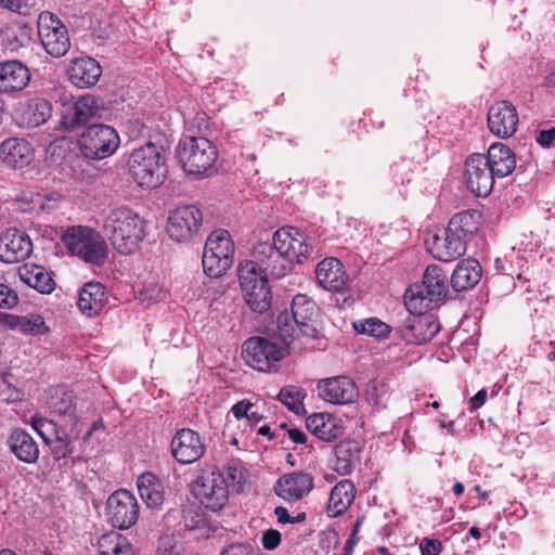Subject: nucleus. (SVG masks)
Returning <instances> with one entry per match:
<instances>
[{"instance_id": "1", "label": "nucleus", "mask_w": 555, "mask_h": 555, "mask_svg": "<svg viewBox=\"0 0 555 555\" xmlns=\"http://www.w3.org/2000/svg\"><path fill=\"white\" fill-rule=\"evenodd\" d=\"M276 324L279 335L287 346L300 336L317 338L321 325L320 309L312 298L297 294L293 298L291 313H281Z\"/></svg>"}, {"instance_id": "2", "label": "nucleus", "mask_w": 555, "mask_h": 555, "mask_svg": "<svg viewBox=\"0 0 555 555\" xmlns=\"http://www.w3.org/2000/svg\"><path fill=\"white\" fill-rule=\"evenodd\" d=\"M103 232L120 254H132L144 238L143 220L128 207L114 208L104 218Z\"/></svg>"}, {"instance_id": "3", "label": "nucleus", "mask_w": 555, "mask_h": 555, "mask_svg": "<svg viewBox=\"0 0 555 555\" xmlns=\"http://www.w3.org/2000/svg\"><path fill=\"white\" fill-rule=\"evenodd\" d=\"M167 155L163 146L147 143L132 151L128 159L129 173L142 188L154 189L167 173Z\"/></svg>"}, {"instance_id": "4", "label": "nucleus", "mask_w": 555, "mask_h": 555, "mask_svg": "<svg viewBox=\"0 0 555 555\" xmlns=\"http://www.w3.org/2000/svg\"><path fill=\"white\" fill-rule=\"evenodd\" d=\"M447 276L441 267L428 266L424 272L421 284H415L406 289L404 304L406 309L417 312L428 311L439 307L447 298Z\"/></svg>"}, {"instance_id": "5", "label": "nucleus", "mask_w": 555, "mask_h": 555, "mask_svg": "<svg viewBox=\"0 0 555 555\" xmlns=\"http://www.w3.org/2000/svg\"><path fill=\"white\" fill-rule=\"evenodd\" d=\"M176 158L186 173L204 177L211 171L218 150L204 137H185L178 143Z\"/></svg>"}, {"instance_id": "6", "label": "nucleus", "mask_w": 555, "mask_h": 555, "mask_svg": "<svg viewBox=\"0 0 555 555\" xmlns=\"http://www.w3.org/2000/svg\"><path fill=\"white\" fill-rule=\"evenodd\" d=\"M234 242L229 231L218 229L206 240L202 264L204 272L210 278H220L233 264Z\"/></svg>"}, {"instance_id": "7", "label": "nucleus", "mask_w": 555, "mask_h": 555, "mask_svg": "<svg viewBox=\"0 0 555 555\" xmlns=\"http://www.w3.org/2000/svg\"><path fill=\"white\" fill-rule=\"evenodd\" d=\"M62 242L72 255L86 262L102 264L106 257V244L99 232L88 227L76 225L67 229Z\"/></svg>"}, {"instance_id": "8", "label": "nucleus", "mask_w": 555, "mask_h": 555, "mask_svg": "<svg viewBox=\"0 0 555 555\" xmlns=\"http://www.w3.org/2000/svg\"><path fill=\"white\" fill-rule=\"evenodd\" d=\"M78 144L85 157L104 159L115 153L120 144V139L113 127L94 124L81 133Z\"/></svg>"}, {"instance_id": "9", "label": "nucleus", "mask_w": 555, "mask_h": 555, "mask_svg": "<svg viewBox=\"0 0 555 555\" xmlns=\"http://www.w3.org/2000/svg\"><path fill=\"white\" fill-rule=\"evenodd\" d=\"M406 310L408 315L397 326L399 335L406 344L422 345L439 333V322L431 314H427V311Z\"/></svg>"}, {"instance_id": "10", "label": "nucleus", "mask_w": 555, "mask_h": 555, "mask_svg": "<svg viewBox=\"0 0 555 555\" xmlns=\"http://www.w3.org/2000/svg\"><path fill=\"white\" fill-rule=\"evenodd\" d=\"M193 493L211 511L221 509L229 499L225 481L219 469L206 470L193 483Z\"/></svg>"}, {"instance_id": "11", "label": "nucleus", "mask_w": 555, "mask_h": 555, "mask_svg": "<svg viewBox=\"0 0 555 555\" xmlns=\"http://www.w3.org/2000/svg\"><path fill=\"white\" fill-rule=\"evenodd\" d=\"M38 35L46 51L53 57H61L70 47L66 27L50 12L38 17Z\"/></svg>"}, {"instance_id": "12", "label": "nucleus", "mask_w": 555, "mask_h": 555, "mask_svg": "<svg viewBox=\"0 0 555 555\" xmlns=\"http://www.w3.org/2000/svg\"><path fill=\"white\" fill-rule=\"evenodd\" d=\"M242 354L249 366L268 372L284 357V349L268 338L250 337L244 343Z\"/></svg>"}, {"instance_id": "13", "label": "nucleus", "mask_w": 555, "mask_h": 555, "mask_svg": "<svg viewBox=\"0 0 555 555\" xmlns=\"http://www.w3.org/2000/svg\"><path fill=\"white\" fill-rule=\"evenodd\" d=\"M101 103L91 94L79 96L76 101L67 96L62 99L60 128L73 131L87 124L100 109Z\"/></svg>"}, {"instance_id": "14", "label": "nucleus", "mask_w": 555, "mask_h": 555, "mask_svg": "<svg viewBox=\"0 0 555 555\" xmlns=\"http://www.w3.org/2000/svg\"><path fill=\"white\" fill-rule=\"evenodd\" d=\"M139 517V504L134 495L125 489H119L107 500V518L113 527L128 529Z\"/></svg>"}, {"instance_id": "15", "label": "nucleus", "mask_w": 555, "mask_h": 555, "mask_svg": "<svg viewBox=\"0 0 555 555\" xmlns=\"http://www.w3.org/2000/svg\"><path fill=\"white\" fill-rule=\"evenodd\" d=\"M202 221L203 215L196 206H181L170 214L167 222V232L177 242H188L197 234Z\"/></svg>"}, {"instance_id": "16", "label": "nucleus", "mask_w": 555, "mask_h": 555, "mask_svg": "<svg viewBox=\"0 0 555 555\" xmlns=\"http://www.w3.org/2000/svg\"><path fill=\"white\" fill-rule=\"evenodd\" d=\"M465 181L467 188L477 196L486 197L490 194L494 173L482 154H473L465 162Z\"/></svg>"}, {"instance_id": "17", "label": "nucleus", "mask_w": 555, "mask_h": 555, "mask_svg": "<svg viewBox=\"0 0 555 555\" xmlns=\"http://www.w3.org/2000/svg\"><path fill=\"white\" fill-rule=\"evenodd\" d=\"M519 122L516 107L508 101L493 103L488 111V127L494 135L507 139L512 137Z\"/></svg>"}, {"instance_id": "18", "label": "nucleus", "mask_w": 555, "mask_h": 555, "mask_svg": "<svg viewBox=\"0 0 555 555\" xmlns=\"http://www.w3.org/2000/svg\"><path fill=\"white\" fill-rule=\"evenodd\" d=\"M205 444L201 436L190 429L182 428L171 439V454L181 464H192L205 453Z\"/></svg>"}, {"instance_id": "19", "label": "nucleus", "mask_w": 555, "mask_h": 555, "mask_svg": "<svg viewBox=\"0 0 555 555\" xmlns=\"http://www.w3.org/2000/svg\"><path fill=\"white\" fill-rule=\"evenodd\" d=\"M33 251L29 236L17 229H7L0 234V260L14 263L25 260Z\"/></svg>"}, {"instance_id": "20", "label": "nucleus", "mask_w": 555, "mask_h": 555, "mask_svg": "<svg viewBox=\"0 0 555 555\" xmlns=\"http://www.w3.org/2000/svg\"><path fill=\"white\" fill-rule=\"evenodd\" d=\"M312 489L313 477L301 470L282 475L273 487L274 493L287 502L304 499Z\"/></svg>"}, {"instance_id": "21", "label": "nucleus", "mask_w": 555, "mask_h": 555, "mask_svg": "<svg viewBox=\"0 0 555 555\" xmlns=\"http://www.w3.org/2000/svg\"><path fill=\"white\" fill-rule=\"evenodd\" d=\"M318 390L323 400L334 404L351 403L359 396L354 382L347 376L322 379L318 383Z\"/></svg>"}, {"instance_id": "22", "label": "nucleus", "mask_w": 555, "mask_h": 555, "mask_svg": "<svg viewBox=\"0 0 555 555\" xmlns=\"http://www.w3.org/2000/svg\"><path fill=\"white\" fill-rule=\"evenodd\" d=\"M429 253L438 260L449 262L463 256L466 251V242L462 236H456L449 228L435 233L427 240Z\"/></svg>"}, {"instance_id": "23", "label": "nucleus", "mask_w": 555, "mask_h": 555, "mask_svg": "<svg viewBox=\"0 0 555 555\" xmlns=\"http://www.w3.org/2000/svg\"><path fill=\"white\" fill-rule=\"evenodd\" d=\"M255 257L261 264L266 275L280 279L291 271L292 262L284 254H280L270 243H259L255 247Z\"/></svg>"}, {"instance_id": "24", "label": "nucleus", "mask_w": 555, "mask_h": 555, "mask_svg": "<svg viewBox=\"0 0 555 555\" xmlns=\"http://www.w3.org/2000/svg\"><path fill=\"white\" fill-rule=\"evenodd\" d=\"M30 81V72L20 61L0 63V92L13 93L25 89Z\"/></svg>"}, {"instance_id": "25", "label": "nucleus", "mask_w": 555, "mask_h": 555, "mask_svg": "<svg viewBox=\"0 0 555 555\" xmlns=\"http://www.w3.org/2000/svg\"><path fill=\"white\" fill-rule=\"evenodd\" d=\"M319 284L330 292H341L348 282L343 263L337 258H325L317 266Z\"/></svg>"}, {"instance_id": "26", "label": "nucleus", "mask_w": 555, "mask_h": 555, "mask_svg": "<svg viewBox=\"0 0 555 555\" xmlns=\"http://www.w3.org/2000/svg\"><path fill=\"white\" fill-rule=\"evenodd\" d=\"M67 73L70 82L82 89L92 87L99 81L102 68L98 61L86 56L75 59Z\"/></svg>"}, {"instance_id": "27", "label": "nucleus", "mask_w": 555, "mask_h": 555, "mask_svg": "<svg viewBox=\"0 0 555 555\" xmlns=\"http://www.w3.org/2000/svg\"><path fill=\"white\" fill-rule=\"evenodd\" d=\"M333 452L332 467L341 476L351 474L360 463L361 446L356 440L347 439L340 441L335 446Z\"/></svg>"}, {"instance_id": "28", "label": "nucleus", "mask_w": 555, "mask_h": 555, "mask_svg": "<svg viewBox=\"0 0 555 555\" xmlns=\"http://www.w3.org/2000/svg\"><path fill=\"white\" fill-rule=\"evenodd\" d=\"M11 452L22 462L36 463L39 457V447L33 436L23 428H14L8 437Z\"/></svg>"}, {"instance_id": "29", "label": "nucleus", "mask_w": 555, "mask_h": 555, "mask_svg": "<svg viewBox=\"0 0 555 555\" xmlns=\"http://www.w3.org/2000/svg\"><path fill=\"white\" fill-rule=\"evenodd\" d=\"M480 263L472 258L461 260L452 275L451 285L455 292H464L474 288L481 279Z\"/></svg>"}, {"instance_id": "30", "label": "nucleus", "mask_w": 555, "mask_h": 555, "mask_svg": "<svg viewBox=\"0 0 555 555\" xmlns=\"http://www.w3.org/2000/svg\"><path fill=\"white\" fill-rule=\"evenodd\" d=\"M106 301L105 287L99 282H88L79 293L77 305L83 314L93 317L104 308Z\"/></svg>"}, {"instance_id": "31", "label": "nucleus", "mask_w": 555, "mask_h": 555, "mask_svg": "<svg viewBox=\"0 0 555 555\" xmlns=\"http://www.w3.org/2000/svg\"><path fill=\"white\" fill-rule=\"evenodd\" d=\"M486 160L494 176L498 178L507 177L513 172L516 166L514 153L508 146L501 142L490 145Z\"/></svg>"}, {"instance_id": "32", "label": "nucleus", "mask_w": 555, "mask_h": 555, "mask_svg": "<svg viewBox=\"0 0 555 555\" xmlns=\"http://www.w3.org/2000/svg\"><path fill=\"white\" fill-rule=\"evenodd\" d=\"M0 154L7 165L21 168L30 163L33 149L30 144L23 139L9 138L2 142Z\"/></svg>"}, {"instance_id": "33", "label": "nucleus", "mask_w": 555, "mask_h": 555, "mask_svg": "<svg viewBox=\"0 0 555 555\" xmlns=\"http://www.w3.org/2000/svg\"><path fill=\"white\" fill-rule=\"evenodd\" d=\"M139 494L150 508H159L165 500L162 481L152 473L142 474L137 481Z\"/></svg>"}, {"instance_id": "34", "label": "nucleus", "mask_w": 555, "mask_h": 555, "mask_svg": "<svg viewBox=\"0 0 555 555\" xmlns=\"http://www.w3.org/2000/svg\"><path fill=\"white\" fill-rule=\"evenodd\" d=\"M307 429L324 441H331L341 435L343 428L337 424V420L325 413H315L306 420Z\"/></svg>"}, {"instance_id": "35", "label": "nucleus", "mask_w": 555, "mask_h": 555, "mask_svg": "<svg viewBox=\"0 0 555 555\" xmlns=\"http://www.w3.org/2000/svg\"><path fill=\"white\" fill-rule=\"evenodd\" d=\"M18 275L25 284L42 294H50L55 287L51 274L41 266L24 264L18 269Z\"/></svg>"}, {"instance_id": "36", "label": "nucleus", "mask_w": 555, "mask_h": 555, "mask_svg": "<svg viewBox=\"0 0 555 555\" xmlns=\"http://www.w3.org/2000/svg\"><path fill=\"white\" fill-rule=\"evenodd\" d=\"M354 500V487L349 480L339 481L331 491L327 512L331 516L341 515Z\"/></svg>"}, {"instance_id": "37", "label": "nucleus", "mask_w": 555, "mask_h": 555, "mask_svg": "<svg viewBox=\"0 0 555 555\" xmlns=\"http://www.w3.org/2000/svg\"><path fill=\"white\" fill-rule=\"evenodd\" d=\"M51 103L42 98H34L27 102V105L23 109L22 118L23 121L31 128L43 125L52 116Z\"/></svg>"}, {"instance_id": "38", "label": "nucleus", "mask_w": 555, "mask_h": 555, "mask_svg": "<svg viewBox=\"0 0 555 555\" xmlns=\"http://www.w3.org/2000/svg\"><path fill=\"white\" fill-rule=\"evenodd\" d=\"M251 289H242L246 305L257 313H264L271 307L272 294L268 281L254 284Z\"/></svg>"}, {"instance_id": "39", "label": "nucleus", "mask_w": 555, "mask_h": 555, "mask_svg": "<svg viewBox=\"0 0 555 555\" xmlns=\"http://www.w3.org/2000/svg\"><path fill=\"white\" fill-rule=\"evenodd\" d=\"M100 555H132V546L116 531L102 534L98 540Z\"/></svg>"}, {"instance_id": "40", "label": "nucleus", "mask_w": 555, "mask_h": 555, "mask_svg": "<svg viewBox=\"0 0 555 555\" xmlns=\"http://www.w3.org/2000/svg\"><path fill=\"white\" fill-rule=\"evenodd\" d=\"M219 473H221L229 492L232 490L241 493L245 490L248 473L241 462L231 461L222 469H219Z\"/></svg>"}, {"instance_id": "41", "label": "nucleus", "mask_w": 555, "mask_h": 555, "mask_svg": "<svg viewBox=\"0 0 555 555\" xmlns=\"http://www.w3.org/2000/svg\"><path fill=\"white\" fill-rule=\"evenodd\" d=\"M238 281L242 289H251L254 284L268 281V278L258 261L246 260L238 264Z\"/></svg>"}, {"instance_id": "42", "label": "nucleus", "mask_w": 555, "mask_h": 555, "mask_svg": "<svg viewBox=\"0 0 555 555\" xmlns=\"http://www.w3.org/2000/svg\"><path fill=\"white\" fill-rule=\"evenodd\" d=\"M448 228L456 236H462L466 242V237L473 235L478 230L475 211H461L454 215L449 222Z\"/></svg>"}, {"instance_id": "43", "label": "nucleus", "mask_w": 555, "mask_h": 555, "mask_svg": "<svg viewBox=\"0 0 555 555\" xmlns=\"http://www.w3.org/2000/svg\"><path fill=\"white\" fill-rule=\"evenodd\" d=\"M305 389L294 385L283 387L278 395V399L298 415L305 412Z\"/></svg>"}, {"instance_id": "44", "label": "nucleus", "mask_w": 555, "mask_h": 555, "mask_svg": "<svg viewBox=\"0 0 555 555\" xmlns=\"http://www.w3.org/2000/svg\"><path fill=\"white\" fill-rule=\"evenodd\" d=\"M48 408L53 414L72 416L76 409L74 396L70 392L52 396L48 401Z\"/></svg>"}, {"instance_id": "45", "label": "nucleus", "mask_w": 555, "mask_h": 555, "mask_svg": "<svg viewBox=\"0 0 555 555\" xmlns=\"http://www.w3.org/2000/svg\"><path fill=\"white\" fill-rule=\"evenodd\" d=\"M30 425L47 444H50L55 437L61 435L57 425L40 414H35L31 417Z\"/></svg>"}, {"instance_id": "46", "label": "nucleus", "mask_w": 555, "mask_h": 555, "mask_svg": "<svg viewBox=\"0 0 555 555\" xmlns=\"http://www.w3.org/2000/svg\"><path fill=\"white\" fill-rule=\"evenodd\" d=\"M310 253L311 246L308 244L307 236L298 229V235L294 236L292 246H289V253L285 254V256L292 263L294 261L301 263L309 258Z\"/></svg>"}, {"instance_id": "47", "label": "nucleus", "mask_w": 555, "mask_h": 555, "mask_svg": "<svg viewBox=\"0 0 555 555\" xmlns=\"http://www.w3.org/2000/svg\"><path fill=\"white\" fill-rule=\"evenodd\" d=\"M388 396V385L380 379H372L365 389V399L371 405H385Z\"/></svg>"}, {"instance_id": "48", "label": "nucleus", "mask_w": 555, "mask_h": 555, "mask_svg": "<svg viewBox=\"0 0 555 555\" xmlns=\"http://www.w3.org/2000/svg\"><path fill=\"white\" fill-rule=\"evenodd\" d=\"M298 235V229L294 227H283L279 229L273 235V243L271 244L274 249L280 254H288L289 246L294 236Z\"/></svg>"}, {"instance_id": "49", "label": "nucleus", "mask_w": 555, "mask_h": 555, "mask_svg": "<svg viewBox=\"0 0 555 555\" xmlns=\"http://www.w3.org/2000/svg\"><path fill=\"white\" fill-rule=\"evenodd\" d=\"M356 328L362 333L376 338L387 337L390 333V326L378 319H367Z\"/></svg>"}, {"instance_id": "50", "label": "nucleus", "mask_w": 555, "mask_h": 555, "mask_svg": "<svg viewBox=\"0 0 555 555\" xmlns=\"http://www.w3.org/2000/svg\"><path fill=\"white\" fill-rule=\"evenodd\" d=\"M49 446L55 460L65 459L73 453L72 441L64 433L55 437Z\"/></svg>"}, {"instance_id": "51", "label": "nucleus", "mask_w": 555, "mask_h": 555, "mask_svg": "<svg viewBox=\"0 0 555 555\" xmlns=\"http://www.w3.org/2000/svg\"><path fill=\"white\" fill-rule=\"evenodd\" d=\"M220 555H261V550L251 543H232L225 546Z\"/></svg>"}, {"instance_id": "52", "label": "nucleus", "mask_w": 555, "mask_h": 555, "mask_svg": "<svg viewBox=\"0 0 555 555\" xmlns=\"http://www.w3.org/2000/svg\"><path fill=\"white\" fill-rule=\"evenodd\" d=\"M20 324L24 332L30 334H43L48 330L43 318L40 315L25 317L21 320Z\"/></svg>"}, {"instance_id": "53", "label": "nucleus", "mask_w": 555, "mask_h": 555, "mask_svg": "<svg viewBox=\"0 0 555 555\" xmlns=\"http://www.w3.org/2000/svg\"><path fill=\"white\" fill-rule=\"evenodd\" d=\"M273 513L280 525L298 524L305 521L307 518L305 512H300L296 516H291L287 508L284 506H276Z\"/></svg>"}, {"instance_id": "54", "label": "nucleus", "mask_w": 555, "mask_h": 555, "mask_svg": "<svg viewBox=\"0 0 555 555\" xmlns=\"http://www.w3.org/2000/svg\"><path fill=\"white\" fill-rule=\"evenodd\" d=\"M18 302V297L8 285L0 283V308L11 309Z\"/></svg>"}, {"instance_id": "55", "label": "nucleus", "mask_w": 555, "mask_h": 555, "mask_svg": "<svg viewBox=\"0 0 555 555\" xmlns=\"http://www.w3.org/2000/svg\"><path fill=\"white\" fill-rule=\"evenodd\" d=\"M262 546L266 550H274L281 543V533L276 529H268L262 533L261 538Z\"/></svg>"}, {"instance_id": "56", "label": "nucleus", "mask_w": 555, "mask_h": 555, "mask_svg": "<svg viewBox=\"0 0 555 555\" xmlns=\"http://www.w3.org/2000/svg\"><path fill=\"white\" fill-rule=\"evenodd\" d=\"M420 548L422 555H439L442 551V544L438 540L423 539Z\"/></svg>"}, {"instance_id": "57", "label": "nucleus", "mask_w": 555, "mask_h": 555, "mask_svg": "<svg viewBox=\"0 0 555 555\" xmlns=\"http://www.w3.org/2000/svg\"><path fill=\"white\" fill-rule=\"evenodd\" d=\"M184 527L193 530L204 525V518L196 514L192 508L183 511Z\"/></svg>"}, {"instance_id": "58", "label": "nucleus", "mask_w": 555, "mask_h": 555, "mask_svg": "<svg viewBox=\"0 0 555 555\" xmlns=\"http://www.w3.org/2000/svg\"><path fill=\"white\" fill-rule=\"evenodd\" d=\"M157 555H182L181 546L172 543L169 538L162 539L157 550Z\"/></svg>"}, {"instance_id": "59", "label": "nucleus", "mask_w": 555, "mask_h": 555, "mask_svg": "<svg viewBox=\"0 0 555 555\" xmlns=\"http://www.w3.org/2000/svg\"><path fill=\"white\" fill-rule=\"evenodd\" d=\"M254 408H255V404L251 403L250 401L241 400L232 406L231 411L237 420H241L244 417L246 418L249 410H251Z\"/></svg>"}, {"instance_id": "60", "label": "nucleus", "mask_w": 555, "mask_h": 555, "mask_svg": "<svg viewBox=\"0 0 555 555\" xmlns=\"http://www.w3.org/2000/svg\"><path fill=\"white\" fill-rule=\"evenodd\" d=\"M555 141V127L546 130H540L537 135V142L541 146H550Z\"/></svg>"}, {"instance_id": "61", "label": "nucleus", "mask_w": 555, "mask_h": 555, "mask_svg": "<svg viewBox=\"0 0 555 555\" xmlns=\"http://www.w3.org/2000/svg\"><path fill=\"white\" fill-rule=\"evenodd\" d=\"M487 397V390L480 389L474 397L470 398L468 402V410L474 412L481 408L485 404Z\"/></svg>"}, {"instance_id": "62", "label": "nucleus", "mask_w": 555, "mask_h": 555, "mask_svg": "<svg viewBox=\"0 0 555 555\" xmlns=\"http://www.w3.org/2000/svg\"><path fill=\"white\" fill-rule=\"evenodd\" d=\"M359 526H360V521L358 520L356 522L354 529H353L350 538L347 540V542L345 544L343 555H351L352 554L353 545H356L358 542L356 534H357V530H358Z\"/></svg>"}, {"instance_id": "63", "label": "nucleus", "mask_w": 555, "mask_h": 555, "mask_svg": "<svg viewBox=\"0 0 555 555\" xmlns=\"http://www.w3.org/2000/svg\"><path fill=\"white\" fill-rule=\"evenodd\" d=\"M289 439L295 443H305L307 441L306 434L298 428H291L287 430Z\"/></svg>"}, {"instance_id": "64", "label": "nucleus", "mask_w": 555, "mask_h": 555, "mask_svg": "<svg viewBox=\"0 0 555 555\" xmlns=\"http://www.w3.org/2000/svg\"><path fill=\"white\" fill-rule=\"evenodd\" d=\"M0 5L13 12L22 13L21 0H0Z\"/></svg>"}]
</instances>
